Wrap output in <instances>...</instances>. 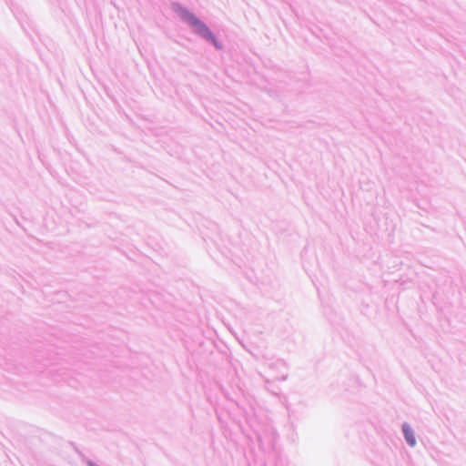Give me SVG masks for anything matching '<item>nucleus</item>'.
Listing matches in <instances>:
<instances>
[{
	"instance_id": "nucleus-1",
	"label": "nucleus",
	"mask_w": 466,
	"mask_h": 466,
	"mask_svg": "<svg viewBox=\"0 0 466 466\" xmlns=\"http://www.w3.org/2000/svg\"><path fill=\"white\" fill-rule=\"evenodd\" d=\"M195 30L202 37L206 38L207 40L211 41L217 48H218V49L222 48V46L217 42L214 35L212 34V32L208 29V27L204 23L200 22L195 27Z\"/></svg>"
},
{
	"instance_id": "nucleus-2",
	"label": "nucleus",
	"mask_w": 466,
	"mask_h": 466,
	"mask_svg": "<svg viewBox=\"0 0 466 466\" xmlns=\"http://www.w3.org/2000/svg\"><path fill=\"white\" fill-rule=\"evenodd\" d=\"M402 431H403V433H404V436H405V439H406L407 442L411 447L415 446L416 440H415L414 432L411 430V428L409 425L405 424L402 427Z\"/></svg>"
},
{
	"instance_id": "nucleus-3",
	"label": "nucleus",
	"mask_w": 466,
	"mask_h": 466,
	"mask_svg": "<svg viewBox=\"0 0 466 466\" xmlns=\"http://www.w3.org/2000/svg\"><path fill=\"white\" fill-rule=\"evenodd\" d=\"M183 18L194 28L201 22L193 14L189 12H184Z\"/></svg>"
}]
</instances>
